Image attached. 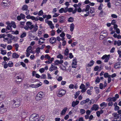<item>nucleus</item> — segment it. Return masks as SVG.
<instances>
[{
	"label": "nucleus",
	"mask_w": 121,
	"mask_h": 121,
	"mask_svg": "<svg viewBox=\"0 0 121 121\" xmlns=\"http://www.w3.org/2000/svg\"><path fill=\"white\" fill-rule=\"evenodd\" d=\"M45 40V39L43 38H40V39L39 41V43H44V42H41V40Z\"/></svg>",
	"instance_id": "nucleus-46"
},
{
	"label": "nucleus",
	"mask_w": 121,
	"mask_h": 121,
	"mask_svg": "<svg viewBox=\"0 0 121 121\" xmlns=\"http://www.w3.org/2000/svg\"><path fill=\"white\" fill-rule=\"evenodd\" d=\"M121 63L120 62H117L114 65V67L115 68H117L119 67L118 66H119V65H120V64Z\"/></svg>",
	"instance_id": "nucleus-30"
},
{
	"label": "nucleus",
	"mask_w": 121,
	"mask_h": 121,
	"mask_svg": "<svg viewBox=\"0 0 121 121\" xmlns=\"http://www.w3.org/2000/svg\"><path fill=\"white\" fill-rule=\"evenodd\" d=\"M94 88L95 89L96 93L97 94H98L99 92V88L95 86V87Z\"/></svg>",
	"instance_id": "nucleus-29"
},
{
	"label": "nucleus",
	"mask_w": 121,
	"mask_h": 121,
	"mask_svg": "<svg viewBox=\"0 0 121 121\" xmlns=\"http://www.w3.org/2000/svg\"><path fill=\"white\" fill-rule=\"evenodd\" d=\"M65 17L64 16H62L60 17L59 20V22L61 23H63L65 21Z\"/></svg>",
	"instance_id": "nucleus-13"
},
{
	"label": "nucleus",
	"mask_w": 121,
	"mask_h": 121,
	"mask_svg": "<svg viewBox=\"0 0 121 121\" xmlns=\"http://www.w3.org/2000/svg\"><path fill=\"white\" fill-rule=\"evenodd\" d=\"M10 5L8 0H3L1 4V5L4 8L9 6Z\"/></svg>",
	"instance_id": "nucleus-3"
},
{
	"label": "nucleus",
	"mask_w": 121,
	"mask_h": 121,
	"mask_svg": "<svg viewBox=\"0 0 121 121\" xmlns=\"http://www.w3.org/2000/svg\"><path fill=\"white\" fill-rule=\"evenodd\" d=\"M59 64V60H57L55 61V65H58V64Z\"/></svg>",
	"instance_id": "nucleus-60"
},
{
	"label": "nucleus",
	"mask_w": 121,
	"mask_h": 121,
	"mask_svg": "<svg viewBox=\"0 0 121 121\" xmlns=\"http://www.w3.org/2000/svg\"><path fill=\"white\" fill-rule=\"evenodd\" d=\"M20 16H21V17L22 19H24L25 17V15L22 13L21 14H20Z\"/></svg>",
	"instance_id": "nucleus-54"
},
{
	"label": "nucleus",
	"mask_w": 121,
	"mask_h": 121,
	"mask_svg": "<svg viewBox=\"0 0 121 121\" xmlns=\"http://www.w3.org/2000/svg\"><path fill=\"white\" fill-rule=\"evenodd\" d=\"M71 65L72 68H76L77 67V61L76 59L74 58L73 59Z\"/></svg>",
	"instance_id": "nucleus-9"
},
{
	"label": "nucleus",
	"mask_w": 121,
	"mask_h": 121,
	"mask_svg": "<svg viewBox=\"0 0 121 121\" xmlns=\"http://www.w3.org/2000/svg\"><path fill=\"white\" fill-rule=\"evenodd\" d=\"M99 88L100 89H103L104 86L103 84L102 83H100L99 85Z\"/></svg>",
	"instance_id": "nucleus-55"
},
{
	"label": "nucleus",
	"mask_w": 121,
	"mask_h": 121,
	"mask_svg": "<svg viewBox=\"0 0 121 121\" xmlns=\"http://www.w3.org/2000/svg\"><path fill=\"white\" fill-rule=\"evenodd\" d=\"M99 69V67L98 66H97L95 67L94 69V70L95 71H97Z\"/></svg>",
	"instance_id": "nucleus-53"
},
{
	"label": "nucleus",
	"mask_w": 121,
	"mask_h": 121,
	"mask_svg": "<svg viewBox=\"0 0 121 121\" xmlns=\"http://www.w3.org/2000/svg\"><path fill=\"white\" fill-rule=\"evenodd\" d=\"M16 80L15 81V82L17 84H19L23 79L22 78H21L19 76H18L16 77Z\"/></svg>",
	"instance_id": "nucleus-8"
},
{
	"label": "nucleus",
	"mask_w": 121,
	"mask_h": 121,
	"mask_svg": "<svg viewBox=\"0 0 121 121\" xmlns=\"http://www.w3.org/2000/svg\"><path fill=\"white\" fill-rule=\"evenodd\" d=\"M8 66L9 67H11L13 66V64L12 61H9L8 64Z\"/></svg>",
	"instance_id": "nucleus-33"
},
{
	"label": "nucleus",
	"mask_w": 121,
	"mask_h": 121,
	"mask_svg": "<svg viewBox=\"0 0 121 121\" xmlns=\"http://www.w3.org/2000/svg\"><path fill=\"white\" fill-rule=\"evenodd\" d=\"M51 66L53 68V69H54V70H56L57 69V67L56 66L54 65L53 64H52L51 65Z\"/></svg>",
	"instance_id": "nucleus-38"
},
{
	"label": "nucleus",
	"mask_w": 121,
	"mask_h": 121,
	"mask_svg": "<svg viewBox=\"0 0 121 121\" xmlns=\"http://www.w3.org/2000/svg\"><path fill=\"white\" fill-rule=\"evenodd\" d=\"M44 94L43 92L41 91L38 93L35 98V99L37 101L39 100L43 97Z\"/></svg>",
	"instance_id": "nucleus-4"
},
{
	"label": "nucleus",
	"mask_w": 121,
	"mask_h": 121,
	"mask_svg": "<svg viewBox=\"0 0 121 121\" xmlns=\"http://www.w3.org/2000/svg\"><path fill=\"white\" fill-rule=\"evenodd\" d=\"M28 9L27 5H23L22 8V9L23 10H27Z\"/></svg>",
	"instance_id": "nucleus-22"
},
{
	"label": "nucleus",
	"mask_w": 121,
	"mask_h": 121,
	"mask_svg": "<svg viewBox=\"0 0 121 121\" xmlns=\"http://www.w3.org/2000/svg\"><path fill=\"white\" fill-rule=\"evenodd\" d=\"M57 57L58 58H59L61 60L63 58V56L61 54H59L57 56Z\"/></svg>",
	"instance_id": "nucleus-35"
},
{
	"label": "nucleus",
	"mask_w": 121,
	"mask_h": 121,
	"mask_svg": "<svg viewBox=\"0 0 121 121\" xmlns=\"http://www.w3.org/2000/svg\"><path fill=\"white\" fill-rule=\"evenodd\" d=\"M64 8H62L59 10V12L60 13H63V12H64Z\"/></svg>",
	"instance_id": "nucleus-57"
},
{
	"label": "nucleus",
	"mask_w": 121,
	"mask_h": 121,
	"mask_svg": "<svg viewBox=\"0 0 121 121\" xmlns=\"http://www.w3.org/2000/svg\"><path fill=\"white\" fill-rule=\"evenodd\" d=\"M91 89L88 90L86 92L87 94L89 95H91Z\"/></svg>",
	"instance_id": "nucleus-47"
},
{
	"label": "nucleus",
	"mask_w": 121,
	"mask_h": 121,
	"mask_svg": "<svg viewBox=\"0 0 121 121\" xmlns=\"http://www.w3.org/2000/svg\"><path fill=\"white\" fill-rule=\"evenodd\" d=\"M45 58L48 59V60H50L51 57L49 56V55L48 54H46L45 56Z\"/></svg>",
	"instance_id": "nucleus-49"
},
{
	"label": "nucleus",
	"mask_w": 121,
	"mask_h": 121,
	"mask_svg": "<svg viewBox=\"0 0 121 121\" xmlns=\"http://www.w3.org/2000/svg\"><path fill=\"white\" fill-rule=\"evenodd\" d=\"M40 49L39 47L36 50V52H37L38 53H39L40 50Z\"/></svg>",
	"instance_id": "nucleus-52"
},
{
	"label": "nucleus",
	"mask_w": 121,
	"mask_h": 121,
	"mask_svg": "<svg viewBox=\"0 0 121 121\" xmlns=\"http://www.w3.org/2000/svg\"><path fill=\"white\" fill-rule=\"evenodd\" d=\"M49 42L52 44L56 42V39L53 37H52L50 38Z\"/></svg>",
	"instance_id": "nucleus-11"
},
{
	"label": "nucleus",
	"mask_w": 121,
	"mask_h": 121,
	"mask_svg": "<svg viewBox=\"0 0 121 121\" xmlns=\"http://www.w3.org/2000/svg\"><path fill=\"white\" fill-rule=\"evenodd\" d=\"M12 46L10 45H8L7 46V49L9 50H10L12 48Z\"/></svg>",
	"instance_id": "nucleus-56"
},
{
	"label": "nucleus",
	"mask_w": 121,
	"mask_h": 121,
	"mask_svg": "<svg viewBox=\"0 0 121 121\" xmlns=\"http://www.w3.org/2000/svg\"><path fill=\"white\" fill-rule=\"evenodd\" d=\"M99 108L98 105L94 104L93 105L92 107L91 108V109L92 110H94L96 111L98 110Z\"/></svg>",
	"instance_id": "nucleus-12"
},
{
	"label": "nucleus",
	"mask_w": 121,
	"mask_h": 121,
	"mask_svg": "<svg viewBox=\"0 0 121 121\" xmlns=\"http://www.w3.org/2000/svg\"><path fill=\"white\" fill-rule=\"evenodd\" d=\"M103 6V4L101 3L100 4V5L98 7V9L99 10H101L102 9Z\"/></svg>",
	"instance_id": "nucleus-39"
},
{
	"label": "nucleus",
	"mask_w": 121,
	"mask_h": 121,
	"mask_svg": "<svg viewBox=\"0 0 121 121\" xmlns=\"http://www.w3.org/2000/svg\"><path fill=\"white\" fill-rule=\"evenodd\" d=\"M26 35V32H24L22 33L20 37L21 38H22L25 37Z\"/></svg>",
	"instance_id": "nucleus-43"
},
{
	"label": "nucleus",
	"mask_w": 121,
	"mask_h": 121,
	"mask_svg": "<svg viewBox=\"0 0 121 121\" xmlns=\"http://www.w3.org/2000/svg\"><path fill=\"white\" fill-rule=\"evenodd\" d=\"M94 63V61L92 60H91L90 63L86 66L87 67H91L93 65Z\"/></svg>",
	"instance_id": "nucleus-15"
},
{
	"label": "nucleus",
	"mask_w": 121,
	"mask_h": 121,
	"mask_svg": "<svg viewBox=\"0 0 121 121\" xmlns=\"http://www.w3.org/2000/svg\"><path fill=\"white\" fill-rule=\"evenodd\" d=\"M12 24L11 23H9L8 24L6 28L7 30H10L12 29Z\"/></svg>",
	"instance_id": "nucleus-20"
},
{
	"label": "nucleus",
	"mask_w": 121,
	"mask_h": 121,
	"mask_svg": "<svg viewBox=\"0 0 121 121\" xmlns=\"http://www.w3.org/2000/svg\"><path fill=\"white\" fill-rule=\"evenodd\" d=\"M28 112L26 111H24L22 113V116L24 117V116L27 115L28 114Z\"/></svg>",
	"instance_id": "nucleus-25"
},
{
	"label": "nucleus",
	"mask_w": 121,
	"mask_h": 121,
	"mask_svg": "<svg viewBox=\"0 0 121 121\" xmlns=\"http://www.w3.org/2000/svg\"><path fill=\"white\" fill-rule=\"evenodd\" d=\"M39 71L41 73H42L44 71V69L43 68H41L39 69Z\"/></svg>",
	"instance_id": "nucleus-63"
},
{
	"label": "nucleus",
	"mask_w": 121,
	"mask_h": 121,
	"mask_svg": "<svg viewBox=\"0 0 121 121\" xmlns=\"http://www.w3.org/2000/svg\"><path fill=\"white\" fill-rule=\"evenodd\" d=\"M112 115L115 119H118L119 118L120 115L117 114V113H114Z\"/></svg>",
	"instance_id": "nucleus-19"
},
{
	"label": "nucleus",
	"mask_w": 121,
	"mask_h": 121,
	"mask_svg": "<svg viewBox=\"0 0 121 121\" xmlns=\"http://www.w3.org/2000/svg\"><path fill=\"white\" fill-rule=\"evenodd\" d=\"M1 50V53L3 55H4L6 53V51L5 50H3L1 48H0Z\"/></svg>",
	"instance_id": "nucleus-26"
},
{
	"label": "nucleus",
	"mask_w": 121,
	"mask_h": 121,
	"mask_svg": "<svg viewBox=\"0 0 121 121\" xmlns=\"http://www.w3.org/2000/svg\"><path fill=\"white\" fill-rule=\"evenodd\" d=\"M18 92V89L17 88H14L12 90V93L13 94H16Z\"/></svg>",
	"instance_id": "nucleus-16"
},
{
	"label": "nucleus",
	"mask_w": 121,
	"mask_h": 121,
	"mask_svg": "<svg viewBox=\"0 0 121 121\" xmlns=\"http://www.w3.org/2000/svg\"><path fill=\"white\" fill-rule=\"evenodd\" d=\"M101 35L105 36L107 35V33L106 32H104V31H103L101 32Z\"/></svg>",
	"instance_id": "nucleus-45"
},
{
	"label": "nucleus",
	"mask_w": 121,
	"mask_h": 121,
	"mask_svg": "<svg viewBox=\"0 0 121 121\" xmlns=\"http://www.w3.org/2000/svg\"><path fill=\"white\" fill-rule=\"evenodd\" d=\"M100 81V79L98 77L96 78L95 82L97 83H99Z\"/></svg>",
	"instance_id": "nucleus-62"
},
{
	"label": "nucleus",
	"mask_w": 121,
	"mask_h": 121,
	"mask_svg": "<svg viewBox=\"0 0 121 121\" xmlns=\"http://www.w3.org/2000/svg\"><path fill=\"white\" fill-rule=\"evenodd\" d=\"M85 112V111L84 109H81L80 110V112L81 114H82L84 113Z\"/></svg>",
	"instance_id": "nucleus-44"
},
{
	"label": "nucleus",
	"mask_w": 121,
	"mask_h": 121,
	"mask_svg": "<svg viewBox=\"0 0 121 121\" xmlns=\"http://www.w3.org/2000/svg\"><path fill=\"white\" fill-rule=\"evenodd\" d=\"M26 25L29 27L30 30H32L33 28L34 29L32 32H36L38 29V26L37 24H35L34 25L32 24V23L30 22H26Z\"/></svg>",
	"instance_id": "nucleus-1"
},
{
	"label": "nucleus",
	"mask_w": 121,
	"mask_h": 121,
	"mask_svg": "<svg viewBox=\"0 0 121 121\" xmlns=\"http://www.w3.org/2000/svg\"><path fill=\"white\" fill-rule=\"evenodd\" d=\"M45 116L44 115H42L39 118V119L41 120H42V121H43L45 119Z\"/></svg>",
	"instance_id": "nucleus-37"
},
{
	"label": "nucleus",
	"mask_w": 121,
	"mask_h": 121,
	"mask_svg": "<svg viewBox=\"0 0 121 121\" xmlns=\"http://www.w3.org/2000/svg\"><path fill=\"white\" fill-rule=\"evenodd\" d=\"M54 58H51L50 60L46 61L45 62L46 64H51L52 63V62L54 60Z\"/></svg>",
	"instance_id": "nucleus-18"
},
{
	"label": "nucleus",
	"mask_w": 121,
	"mask_h": 121,
	"mask_svg": "<svg viewBox=\"0 0 121 121\" xmlns=\"http://www.w3.org/2000/svg\"><path fill=\"white\" fill-rule=\"evenodd\" d=\"M39 118V116L38 114L34 113L31 114L30 118V121H37Z\"/></svg>",
	"instance_id": "nucleus-2"
},
{
	"label": "nucleus",
	"mask_w": 121,
	"mask_h": 121,
	"mask_svg": "<svg viewBox=\"0 0 121 121\" xmlns=\"http://www.w3.org/2000/svg\"><path fill=\"white\" fill-rule=\"evenodd\" d=\"M119 107L117 106H116L114 108V109L116 111L118 110L119 109Z\"/></svg>",
	"instance_id": "nucleus-58"
},
{
	"label": "nucleus",
	"mask_w": 121,
	"mask_h": 121,
	"mask_svg": "<svg viewBox=\"0 0 121 121\" xmlns=\"http://www.w3.org/2000/svg\"><path fill=\"white\" fill-rule=\"evenodd\" d=\"M69 53V50L68 49V48H66V49L65 50L64 54H65L67 56V55Z\"/></svg>",
	"instance_id": "nucleus-32"
},
{
	"label": "nucleus",
	"mask_w": 121,
	"mask_h": 121,
	"mask_svg": "<svg viewBox=\"0 0 121 121\" xmlns=\"http://www.w3.org/2000/svg\"><path fill=\"white\" fill-rule=\"evenodd\" d=\"M66 92V91L65 90L62 89H60L57 94V95L59 97H61L65 94Z\"/></svg>",
	"instance_id": "nucleus-5"
},
{
	"label": "nucleus",
	"mask_w": 121,
	"mask_h": 121,
	"mask_svg": "<svg viewBox=\"0 0 121 121\" xmlns=\"http://www.w3.org/2000/svg\"><path fill=\"white\" fill-rule=\"evenodd\" d=\"M7 29L6 28V29L3 28L1 30V32L2 33H4L5 32H6V33H8V32L7 31Z\"/></svg>",
	"instance_id": "nucleus-50"
},
{
	"label": "nucleus",
	"mask_w": 121,
	"mask_h": 121,
	"mask_svg": "<svg viewBox=\"0 0 121 121\" xmlns=\"http://www.w3.org/2000/svg\"><path fill=\"white\" fill-rule=\"evenodd\" d=\"M74 85L72 84H70L69 86V88L70 89H73L74 88Z\"/></svg>",
	"instance_id": "nucleus-59"
},
{
	"label": "nucleus",
	"mask_w": 121,
	"mask_h": 121,
	"mask_svg": "<svg viewBox=\"0 0 121 121\" xmlns=\"http://www.w3.org/2000/svg\"><path fill=\"white\" fill-rule=\"evenodd\" d=\"M40 78L41 79H44L46 78V75L45 74H43L42 75L40 76Z\"/></svg>",
	"instance_id": "nucleus-40"
},
{
	"label": "nucleus",
	"mask_w": 121,
	"mask_h": 121,
	"mask_svg": "<svg viewBox=\"0 0 121 121\" xmlns=\"http://www.w3.org/2000/svg\"><path fill=\"white\" fill-rule=\"evenodd\" d=\"M18 76H19L21 78H22V79H23L24 77V74L22 73H19Z\"/></svg>",
	"instance_id": "nucleus-34"
},
{
	"label": "nucleus",
	"mask_w": 121,
	"mask_h": 121,
	"mask_svg": "<svg viewBox=\"0 0 121 121\" xmlns=\"http://www.w3.org/2000/svg\"><path fill=\"white\" fill-rule=\"evenodd\" d=\"M90 8V6L89 5H87L86 7V9H85V11L87 12L89 11Z\"/></svg>",
	"instance_id": "nucleus-28"
},
{
	"label": "nucleus",
	"mask_w": 121,
	"mask_h": 121,
	"mask_svg": "<svg viewBox=\"0 0 121 121\" xmlns=\"http://www.w3.org/2000/svg\"><path fill=\"white\" fill-rule=\"evenodd\" d=\"M74 25L73 23H72L71 24L70 26V30L71 31H72L73 30Z\"/></svg>",
	"instance_id": "nucleus-24"
},
{
	"label": "nucleus",
	"mask_w": 121,
	"mask_h": 121,
	"mask_svg": "<svg viewBox=\"0 0 121 121\" xmlns=\"http://www.w3.org/2000/svg\"><path fill=\"white\" fill-rule=\"evenodd\" d=\"M12 57L13 58H17L18 57L19 55L15 53H13L12 54Z\"/></svg>",
	"instance_id": "nucleus-21"
},
{
	"label": "nucleus",
	"mask_w": 121,
	"mask_h": 121,
	"mask_svg": "<svg viewBox=\"0 0 121 121\" xmlns=\"http://www.w3.org/2000/svg\"><path fill=\"white\" fill-rule=\"evenodd\" d=\"M32 48V47L30 46H29L27 48L26 51V52H29L30 50Z\"/></svg>",
	"instance_id": "nucleus-51"
},
{
	"label": "nucleus",
	"mask_w": 121,
	"mask_h": 121,
	"mask_svg": "<svg viewBox=\"0 0 121 121\" xmlns=\"http://www.w3.org/2000/svg\"><path fill=\"white\" fill-rule=\"evenodd\" d=\"M67 108L66 107L64 108L60 112L61 115H63L67 111Z\"/></svg>",
	"instance_id": "nucleus-17"
},
{
	"label": "nucleus",
	"mask_w": 121,
	"mask_h": 121,
	"mask_svg": "<svg viewBox=\"0 0 121 121\" xmlns=\"http://www.w3.org/2000/svg\"><path fill=\"white\" fill-rule=\"evenodd\" d=\"M13 102V107H17L19 106L20 104V102L19 101H18L17 100L16 101L14 100Z\"/></svg>",
	"instance_id": "nucleus-10"
},
{
	"label": "nucleus",
	"mask_w": 121,
	"mask_h": 121,
	"mask_svg": "<svg viewBox=\"0 0 121 121\" xmlns=\"http://www.w3.org/2000/svg\"><path fill=\"white\" fill-rule=\"evenodd\" d=\"M100 106L101 107L104 106L105 107H106L107 106V104L105 102H103L100 104Z\"/></svg>",
	"instance_id": "nucleus-41"
},
{
	"label": "nucleus",
	"mask_w": 121,
	"mask_h": 121,
	"mask_svg": "<svg viewBox=\"0 0 121 121\" xmlns=\"http://www.w3.org/2000/svg\"><path fill=\"white\" fill-rule=\"evenodd\" d=\"M47 78L48 79H51L52 78V77H51V75L49 73H48L47 74Z\"/></svg>",
	"instance_id": "nucleus-61"
},
{
	"label": "nucleus",
	"mask_w": 121,
	"mask_h": 121,
	"mask_svg": "<svg viewBox=\"0 0 121 121\" xmlns=\"http://www.w3.org/2000/svg\"><path fill=\"white\" fill-rule=\"evenodd\" d=\"M110 57V55H104L101 58L102 59H105L104 60V62H108L109 59Z\"/></svg>",
	"instance_id": "nucleus-7"
},
{
	"label": "nucleus",
	"mask_w": 121,
	"mask_h": 121,
	"mask_svg": "<svg viewBox=\"0 0 121 121\" xmlns=\"http://www.w3.org/2000/svg\"><path fill=\"white\" fill-rule=\"evenodd\" d=\"M7 36L8 37L10 38V40L13 39L15 37L14 36H12L10 34H8Z\"/></svg>",
	"instance_id": "nucleus-23"
},
{
	"label": "nucleus",
	"mask_w": 121,
	"mask_h": 121,
	"mask_svg": "<svg viewBox=\"0 0 121 121\" xmlns=\"http://www.w3.org/2000/svg\"><path fill=\"white\" fill-rule=\"evenodd\" d=\"M73 21V18L72 17H70L69 18L68 20V21L69 22H72Z\"/></svg>",
	"instance_id": "nucleus-31"
},
{
	"label": "nucleus",
	"mask_w": 121,
	"mask_h": 121,
	"mask_svg": "<svg viewBox=\"0 0 121 121\" xmlns=\"http://www.w3.org/2000/svg\"><path fill=\"white\" fill-rule=\"evenodd\" d=\"M95 9L93 7H91L90 8V12L91 13H93L95 12Z\"/></svg>",
	"instance_id": "nucleus-27"
},
{
	"label": "nucleus",
	"mask_w": 121,
	"mask_h": 121,
	"mask_svg": "<svg viewBox=\"0 0 121 121\" xmlns=\"http://www.w3.org/2000/svg\"><path fill=\"white\" fill-rule=\"evenodd\" d=\"M43 10H41L39 11L38 14L39 16H42L43 14Z\"/></svg>",
	"instance_id": "nucleus-36"
},
{
	"label": "nucleus",
	"mask_w": 121,
	"mask_h": 121,
	"mask_svg": "<svg viewBox=\"0 0 121 121\" xmlns=\"http://www.w3.org/2000/svg\"><path fill=\"white\" fill-rule=\"evenodd\" d=\"M79 101L76 100V101H73L72 103V106L73 107H74L75 106L77 105L79 103Z\"/></svg>",
	"instance_id": "nucleus-14"
},
{
	"label": "nucleus",
	"mask_w": 121,
	"mask_h": 121,
	"mask_svg": "<svg viewBox=\"0 0 121 121\" xmlns=\"http://www.w3.org/2000/svg\"><path fill=\"white\" fill-rule=\"evenodd\" d=\"M84 84H82L80 86V88L81 89H82L86 88Z\"/></svg>",
	"instance_id": "nucleus-42"
},
{
	"label": "nucleus",
	"mask_w": 121,
	"mask_h": 121,
	"mask_svg": "<svg viewBox=\"0 0 121 121\" xmlns=\"http://www.w3.org/2000/svg\"><path fill=\"white\" fill-rule=\"evenodd\" d=\"M112 17L114 18H117V16L115 14H112L111 16Z\"/></svg>",
	"instance_id": "nucleus-64"
},
{
	"label": "nucleus",
	"mask_w": 121,
	"mask_h": 121,
	"mask_svg": "<svg viewBox=\"0 0 121 121\" xmlns=\"http://www.w3.org/2000/svg\"><path fill=\"white\" fill-rule=\"evenodd\" d=\"M76 9H77V11H78V12L79 13H80L81 12L82 9H81L80 8V7H79L78 8H76Z\"/></svg>",
	"instance_id": "nucleus-48"
},
{
	"label": "nucleus",
	"mask_w": 121,
	"mask_h": 121,
	"mask_svg": "<svg viewBox=\"0 0 121 121\" xmlns=\"http://www.w3.org/2000/svg\"><path fill=\"white\" fill-rule=\"evenodd\" d=\"M7 108H6L4 104L0 106V113H3L7 111Z\"/></svg>",
	"instance_id": "nucleus-6"
}]
</instances>
